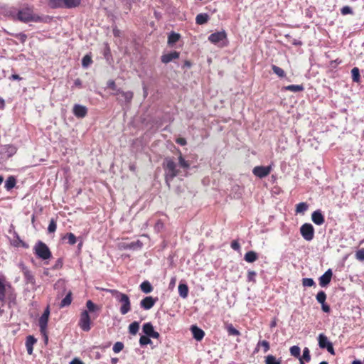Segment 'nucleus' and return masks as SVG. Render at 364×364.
<instances>
[{
  "label": "nucleus",
  "mask_w": 364,
  "mask_h": 364,
  "mask_svg": "<svg viewBox=\"0 0 364 364\" xmlns=\"http://www.w3.org/2000/svg\"><path fill=\"white\" fill-rule=\"evenodd\" d=\"M179 58V53L177 51H173L168 53L162 55L161 62L164 63H168L174 59Z\"/></svg>",
  "instance_id": "22"
},
{
  "label": "nucleus",
  "mask_w": 364,
  "mask_h": 364,
  "mask_svg": "<svg viewBox=\"0 0 364 364\" xmlns=\"http://www.w3.org/2000/svg\"><path fill=\"white\" fill-rule=\"evenodd\" d=\"M304 90V87L302 85H290L284 86L282 88L284 91H291L293 92H301Z\"/></svg>",
  "instance_id": "23"
},
{
  "label": "nucleus",
  "mask_w": 364,
  "mask_h": 364,
  "mask_svg": "<svg viewBox=\"0 0 364 364\" xmlns=\"http://www.w3.org/2000/svg\"><path fill=\"white\" fill-rule=\"evenodd\" d=\"M225 329L229 336H240V332L236 329L232 323H228L225 325Z\"/></svg>",
  "instance_id": "35"
},
{
  "label": "nucleus",
  "mask_w": 364,
  "mask_h": 364,
  "mask_svg": "<svg viewBox=\"0 0 364 364\" xmlns=\"http://www.w3.org/2000/svg\"><path fill=\"white\" fill-rule=\"evenodd\" d=\"M272 70L274 74H276L279 77L284 78L286 77V73L285 71L279 68V66H277L275 65H272Z\"/></svg>",
  "instance_id": "36"
},
{
  "label": "nucleus",
  "mask_w": 364,
  "mask_h": 364,
  "mask_svg": "<svg viewBox=\"0 0 364 364\" xmlns=\"http://www.w3.org/2000/svg\"><path fill=\"white\" fill-rule=\"evenodd\" d=\"M17 151L16 146L13 144H4L0 145V154L6 158L13 156Z\"/></svg>",
  "instance_id": "13"
},
{
  "label": "nucleus",
  "mask_w": 364,
  "mask_h": 364,
  "mask_svg": "<svg viewBox=\"0 0 364 364\" xmlns=\"http://www.w3.org/2000/svg\"><path fill=\"white\" fill-rule=\"evenodd\" d=\"M16 184V179L14 176H10L5 181L4 187L7 191H10L15 187Z\"/></svg>",
  "instance_id": "29"
},
{
  "label": "nucleus",
  "mask_w": 364,
  "mask_h": 364,
  "mask_svg": "<svg viewBox=\"0 0 364 364\" xmlns=\"http://www.w3.org/2000/svg\"><path fill=\"white\" fill-rule=\"evenodd\" d=\"M107 86L108 88L112 90L114 92H117V90H121V89L117 87L116 83L113 80H109L107 82Z\"/></svg>",
  "instance_id": "53"
},
{
  "label": "nucleus",
  "mask_w": 364,
  "mask_h": 364,
  "mask_svg": "<svg viewBox=\"0 0 364 364\" xmlns=\"http://www.w3.org/2000/svg\"><path fill=\"white\" fill-rule=\"evenodd\" d=\"M48 4L51 9H61L64 8L63 0H47Z\"/></svg>",
  "instance_id": "30"
},
{
  "label": "nucleus",
  "mask_w": 364,
  "mask_h": 364,
  "mask_svg": "<svg viewBox=\"0 0 364 364\" xmlns=\"http://www.w3.org/2000/svg\"><path fill=\"white\" fill-rule=\"evenodd\" d=\"M209 20V16L206 13H201L196 16V23L198 25H203L207 23Z\"/></svg>",
  "instance_id": "27"
},
{
  "label": "nucleus",
  "mask_w": 364,
  "mask_h": 364,
  "mask_svg": "<svg viewBox=\"0 0 364 364\" xmlns=\"http://www.w3.org/2000/svg\"><path fill=\"white\" fill-rule=\"evenodd\" d=\"M318 346L322 349H326L327 351L331 354L335 355V350L333 346V343L329 341L328 337L323 334L320 333L318 336Z\"/></svg>",
  "instance_id": "11"
},
{
  "label": "nucleus",
  "mask_w": 364,
  "mask_h": 364,
  "mask_svg": "<svg viewBox=\"0 0 364 364\" xmlns=\"http://www.w3.org/2000/svg\"><path fill=\"white\" fill-rule=\"evenodd\" d=\"M73 113L77 118H83L87 114V109L85 106L75 104L73 106Z\"/></svg>",
  "instance_id": "17"
},
{
  "label": "nucleus",
  "mask_w": 364,
  "mask_h": 364,
  "mask_svg": "<svg viewBox=\"0 0 364 364\" xmlns=\"http://www.w3.org/2000/svg\"><path fill=\"white\" fill-rule=\"evenodd\" d=\"M124 348V343L122 342H116L112 348L113 351L115 353H119L121 350H122Z\"/></svg>",
  "instance_id": "49"
},
{
  "label": "nucleus",
  "mask_w": 364,
  "mask_h": 364,
  "mask_svg": "<svg viewBox=\"0 0 364 364\" xmlns=\"http://www.w3.org/2000/svg\"><path fill=\"white\" fill-rule=\"evenodd\" d=\"M258 259V255L255 251H249L245 253L244 259L249 263H252Z\"/></svg>",
  "instance_id": "24"
},
{
  "label": "nucleus",
  "mask_w": 364,
  "mask_h": 364,
  "mask_svg": "<svg viewBox=\"0 0 364 364\" xmlns=\"http://www.w3.org/2000/svg\"><path fill=\"white\" fill-rule=\"evenodd\" d=\"M208 41L219 47L228 46V37L225 31L213 33L208 36Z\"/></svg>",
  "instance_id": "7"
},
{
  "label": "nucleus",
  "mask_w": 364,
  "mask_h": 364,
  "mask_svg": "<svg viewBox=\"0 0 364 364\" xmlns=\"http://www.w3.org/2000/svg\"><path fill=\"white\" fill-rule=\"evenodd\" d=\"M70 364H85L80 358H75L70 362Z\"/></svg>",
  "instance_id": "62"
},
{
  "label": "nucleus",
  "mask_w": 364,
  "mask_h": 364,
  "mask_svg": "<svg viewBox=\"0 0 364 364\" xmlns=\"http://www.w3.org/2000/svg\"><path fill=\"white\" fill-rule=\"evenodd\" d=\"M25 284L28 286V291H36L39 286L36 284V278L27 267H23L22 268Z\"/></svg>",
  "instance_id": "8"
},
{
  "label": "nucleus",
  "mask_w": 364,
  "mask_h": 364,
  "mask_svg": "<svg viewBox=\"0 0 364 364\" xmlns=\"http://www.w3.org/2000/svg\"><path fill=\"white\" fill-rule=\"evenodd\" d=\"M180 38V35L178 33L172 32L168 35V44L169 46H173L176 43Z\"/></svg>",
  "instance_id": "38"
},
{
  "label": "nucleus",
  "mask_w": 364,
  "mask_h": 364,
  "mask_svg": "<svg viewBox=\"0 0 364 364\" xmlns=\"http://www.w3.org/2000/svg\"><path fill=\"white\" fill-rule=\"evenodd\" d=\"M87 309L83 310L78 321V326L85 332H88L91 329V316L90 313L98 312L100 308L93 303L91 300L86 302Z\"/></svg>",
  "instance_id": "1"
},
{
  "label": "nucleus",
  "mask_w": 364,
  "mask_h": 364,
  "mask_svg": "<svg viewBox=\"0 0 364 364\" xmlns=\"http://www.w3.org/2000/svg\"><path fill=\"white\" fill-rule=\"evenodd\" d=\"M158 301V298H153L151 296H146L140 301V307L144 310L151 309L156 302Z\"/></svg>",
  "instance_id": "15"
},
{
  "label": "nucleus",
  "mask_w": 364,
  "mask_h": 364,
  "mask_svg": "<svg viewBox=\"0 0 364 364\" xmlns=\"http://www.w3.org/2000/svg\"><path fill=\"white\" fill-rule=\"evenodd\" d=\"M265 364H281V360H277L275 356L268 355L265 357Z\"/></svg>",
  "instance_id": "40"
},
{
  "label": "nucleus",
  "mask_w": 364,
  "mask_h": 364,
  "mask_svg": "<svg viewBox=\"0 0 364 364\" xmlns=\"http://www.w3.org/2000/svg\"><path fill=\"white\" fill-rule=\"evenodd\" d=\"M37 343V339L31 335L26 338V347L28 355H32L33 352V346Z\"/></svg>",
  "instance_id": "20"
},
{
  "label": "nucleus",
  "mask_w": 364,
  "mask_h": 364,
  "mask_svg": "<svg viewBox=\"0 0 364 364\" xmlns=\"http://www.w3.org/2000/svg\"><path fill=\"white\" fill-rule=\"evenodd\" d=\"M39 328H40V332L43 337L44 343L46 345H47L48 342V336L47 328L39 327Z\"/></svg>",
  "instance_id": "54"
},
{
  "label": "nucleus",
  "mask_w": 364,
  "mask_h": 364,
  "mask_svg": "<svg viewBox=\"0 0 364 364\" xmlns=\"http://www.w3.org/2000/svg\"><path fill=\"white\" fill-rule=\"evenodd\" d=\"M11 36L18 38L21 43H24L27 39V36L24 33H12Z\"/></svg>",
  "instance_id": "47"
},
{
  "label": "nucleus",
  "mask_w": 364,
  "mask_h": 364,
  "mask_svg": "<svg viewBox=\"0 0 364 364\" xmlns=\"http://www.w3.org/2000/svg\"><path fill=\"white\" fill-rule=\"evenodd\" d=\"M162 166L164 170L165 182L170 188L171 181L179 174V170L177 168L176 163L171 157L164 159Z\"/></svg>",
  "instance_id": "2"
},
{
  "label": "nucleus",
  "mask_w": 364,
  "mask_h": 364,
  "mask_svg": "<svg viewBox=\"0 0 364 364\" xmlns=\"http://www.w3.org/2000/svg\"><path fill=\"white\" fill-rule=\"evenodd\" d=\"M164 229V223L161 220H158L154 225V230L160 232Z\"/></svg>",
  "instance_id": "48"
},
{
  "label": "nucleus",
  "mask_w": 364,
  "mask_h": 364,
  "mask_svg": "<svg viewBox=\"0 0 364 364\" xmlns=\"http://www.w3.org/2000/svg\"><path fill=\"white\" fill-rule=\"evenodd\" d=\"M63 240H67L68 243L73 245H75L77 242V238L75 235L72 232L67 233L63 237Z\"/></svg>",
  "instance_id": "39"
},
{
  "label": "nucleus",
  "mask_w": 364,
  "mask_h": 364,
  "mask_svg": "<svg viewBox=\"0 0 364 364\" xmlns=\"http://www.w3.org/2000/svg\"><path fill=\"white\" fill-rule=\"evenodd\" d=\"M142 331L146 336L153 338H159L160 337V334L154 330L151 322H147L143 325Z\"/></svg>",
  "instance_id": "14"
},
{
  "label": "nucleus",
  "mask_w": 364,
  "mask_h": 364,
  "mask_svg": "<svg viewBox=\"0 0 364 364\" xmlns=\"http://www.w3.org/2000/svg\"><path fill=\"white\" fill-rule=\"evenodd\" d=\"M309 205L305 202H301L296 205V213H301L304 214V213L308 210Z\"/></svg>",
  "instance_id": "34"
},
{
  "label": "nucleus",
  "mask_w": 364,
  "mask_h": 364,
  "mask_svg": "<svg viewBox=\"0 0 364 364\" xmlns=\"http://www.w3.org/2000/svg\"><path fill=\"white\" fill-rule=\"evenodd\" d=\"M178 294L183 299L187 298L188 295V287L186 284L180 283L178 287Z\"/></svg>",
  "instance_id": "28"
},
{
  "label": "nucleus",
  "mask_w": 364,
  "mask_h": 364,
  "mask_svg": "<svg viewBox=\"0 0 364 364\" xmlns=\"http://www.w3.org/2000/svg\"><path fill=\"white\" fill-rule=\"evenodd\" d=\"M321 304V309H322L323 311H324L325 313L330 312L331 308H330L329 305H328L326 302Z\"/></svg>",
  "instance_id": "60"
},
{
  "label": "nucleus",
  "mask_w": 364,
  "mask_h": 364,
  "mask_svg": "<svg viewBox=\"0 0 364 364\" xmlns=\"http://www.w3.org/2000/svg\"><path fill=\"white\" fill-rule=\"evenodd\" d=\"M107 291L112 294L116 301L121 305L119 312L125 315L131 311V301L129 296L117 289H107Z\"/></svg>",
  "instance_id": "3"
},
{
  "label": "nucleus",
  "mask_w": 364,
  "mask_h": 364,
  "mask_svg": "<svg viewBox=\"0 0 364 364\" xmlns=\"http://www.w3.org/2000/svg\"><path fill=\"white\" fill-rule=\"evenodd\" d=\"M9 79L11 80H22V77H20L18 74H13L11 75L10 77H9Z\"/></svg>",
  "instance_id": "63"
},
{
  "label": "nucleus",
  "mask_w": 364,
  "mask_h": 364,
  "mask_svg": "<svg viewBox=\"0 0 364 364\" xmlns=\"http://www.w3.org/2000/svg\"><path fill=\"white\" fill-rule=\"evenodd\" d=\"M72 301H73L72 292L70 291H69L68 292V294H66V296H65V298H63L62 299V301H60V305H59L60 308H64V307L70 306L72 303Z\"/></svg>",
  "instance_id": "25"
},
{
  "label": "nucleus",
  "mask_w": 364,
  "mask_h": 364,
  "mask_svg": "<svg viewBox=\"0 0 364 364\" xmlns=\"http://www.w3.org/2000/svg\"><path fill=\"white\" fill-rule=\"evenodd\" d=\"M351 76L353 82L356 83L360 82V75L358 68L355 67L351 70Z\"/></svg>",
  "instance_id": "32"
},
{
  "label": "nucleus",
  "mask_w": 364,
  "mask_h": 364,
  "mask_svg": "<svg viewBox=\"0 0 364 364\" xmlns=\"http://www.w3.org/2000/svg\"><path fill=\"white\" fill-rule=\"evenodd\" d=\"M256 277V272L255 271L249 270L247 272V281L255 282Z\"/></svg>",
  "instance_id": "57"
},
{
  "label": "nucleus",
  "mask_w": 364,
  "mask_h": 364,
  "mask_svg": "<svg viewBox=\"0 0 364 364\" xmlns=\"http://www.w3.org/2000/svg\"><path fill=\"white\" fill-rule=\"evenodd\" d=\"M57 228V224L54 219H51L48 227V232L49 233H53L55 232Z\"/></svg>",
  "instance_id": "50"
},
{
  "label": "nucleus",
  "mask_w": 364,
  "mask_h": 364,
  "mask_svg": "<svg viewBox=\"0 0 364 364\" xmlns=\"http://www.w3.org/2000/svg\"><path fill=\"white\" fill-rule=\"evenodd\" d=\"M316 299L319 304L326 302V294L323 291H320L316 294Z\"/></svg>",
  "instance_id": "44"
},
{
  "label": "nucleus",
  "mask_w": 364,
  "mask_h": 364,
  "mask_svg": "<svg viewBox=\"0 0 364 364\" xmlns=\"http://www.w3.org/2000/svg\"><path fill=\"white\" fill-rule=\"evenodd\" d=\"M139 329V323L138 321H134L129 326V333L131 335H136Z\"/></svg>",
  "instance_id": "37"
},
{
  "label": "nucleus",
  "mask_w": 364,
  "mask_h": 364,
  "mask_svg": "<svg viewBox=\"0 0 364 364\" xmlns=\"http://www.w3.org/2000/svg\"><path fill=\"white\" fill-rule=\"evenodd\" d=\"M178 164L179 166L182 168H183L186 171H187L188 169L190 168V164L188 161H186L184 157L182 156V154L180 153L178 158Z\"/></svg>",
  "instance_id": "33"
},
{
  "label": "nucleus",
  "mask_w": 364,
  "mask_h": 364,
  "mask_svg": "<svg viewBox=\"0 0 364 364\" xmlns=\"http://www.w3.org/2000/svg\"><path fill=\"white\" fill-rule=\"evenodd\" d=\"M63 267V259H58L55 265L53 266V269H60Z\"/></svg>",
  "instance_id": "59"
},
{
  "label": "nucleus",
  "mask_w": 364,
  "mask_h": 364,
  "mask_svg": "<svg viewBox=\"0 0 364 364\" xmlns=\"http://www.w3.org/2000/svg\"><path fill=\"white\" fill-rule=\"evenodd\" d=\"M92 63V60L90 55H85L82 59V65L83 68L89 67Z\"/></svg>",
  "instance_id": "41"
},
{
  "label": "nucleus",
  "mask_w": 364,
  "mask_h": 364,
  "mask_svg": "<svg viewBox=\"0 0 364 364\" xmlns=\"http://www.w3.org/2000/svg\"><path fill=\"white\" fill-rule=\"evenodd\" d=\"M8 293V299L10 301L16 300V294L14 289L9 282H6L5 277H0V301H4L6 299V294Z\"/></svg>",
  "instance_id": "5"
},
{
  "label": "nucleus",
  "mask_w": 364,
  "mask_h": 364,
  "mask_svg": "<svg viewBox=\"0 0 364 364\" xmlns=\"http://www.w3.org/2000/svg\"><path fill=\"white\" fill-rule=\"evenodd\" d=\"M341 14L343 16H346L348 14H353V9L349 6H344L341 9Z\"/></svg>",
  "instance_id": "51"
},
{
  "label": "nucleus",
  "mask_w": 364,
  "mask_h": 364,
  "mask_svg": "<svg viewBox=\"0 0 364 364\" xmlns=\"http://www.w3.org/2000/svg\"><path fill=\"white\" fill-rule=\"evenodd\" d=\"M176 143L181 145L185 146L187 144L186 139L184 138H178L176 140Z\"/></svg>",
  "instance_id": "61"
},
{
  "label": "nucleus",
  "mask_w": 364,
  "mask_h": 364,
  "mask_svg": "<svg viewBox=\"0 0 364 364\" xmlns=\"http://www.w3.org/2000/svg\"><path fill=\"white\" fill-rule=\"evenodd\" d=\"M151 337L147 336L146 335L141 336L139 338V344L141 346H144L148 344H151L152 343L151 340L150 339Z\"/></svg>",
  "instance_id": "43"
},
{
  "label": "nucleus",
  "mask_w": 364,
  "mask_h": 364,
  "mask_svg": "<svg viewBox=\"0 0 364 364\" xmlns=\"http://www.w3.org/2000/svg\"><path fill=\"white\" fill-rule=\"evenodd\" d=\"M258 346L262 347L264 353H267L270 348V344L266 340H259L258 341Z\"/></svg>",
  "instance_id": "45"
},
{
  "label": "nucleus",
  "mask_w": 364,
  "mask_h": 364,
  "mask_svg": "<svg viewBox=\"0 0 364 364\" xmlns=\"http://www.w3.org/2000/svg\"><path fill=\"white\" fill-rule=\"evenodd\" d=\"M33 252L38 258L44 261L50 259L52 257V253L47 245L40 240L34 245Z\"/></svg>",
  "instance_id": "6"
},
{
  "label": "nucleus",
  "mask_w": 364,
  "mask_h": 364,
  "mask_svg": "<svg viewBox=\"0 0 364 364\" xmlns=\"http://www.w3.org/2000/svg\"><path fill=\"white\" fill-rule=\"evenodd\" d=\"M302 285L304 287H312L315 285V282L312 278H304L302 279Z\"/></svg>",
  "instance_id": "52"
},
{
  "label": "nucleus",
  "mask_w": 364,
  "mask_h": 364,
  "mask_svg": "<svg viewBox=\"0 0 364 364\" xmlns=\"http://www.w3.org/2000/svg\"><path fill=\"white\" fill-rule=\"evenodd\" d=\"M63 4L64 8L73 9L80 5L81 0H63Z\"/></svg>",
  "instance_id": "26"
},
{
  "label": "nucleus",
  "mask_w": 364,
  "mask_h": 364,
  "mask_svg": "<svg viewBox=\"0 0 364 364\" xmlns=\"http://www.w3.org/2000/svg\"><path fill=\"white\" fill-rule=\"evenodd\" d=\"M311 220L317 225H321L324 223L325 218L321 210H316L312 213Z\"/></svg>",
  "instance_id": "18"
},
{
  "label": "nucleus",
  "mask_w": 364,
  "mask_h": 364,
  "mask_svg": "<svg viewBox=\"0 0 364 364\" xmlns=\"http://www.w3.org/2000/svg\"><path fill=\"white\" fill-rule=\"evenodd\" d=\"M17 18L23 23L45 21V17L34 14L31 7L20 9L17 13Z\"/></svg>",
  "instance_id": "4"
},
{
  "label": "nucleus",
  "mask_w": 364,
  "mask_h": 364,
  "mask_svg": "<svg viewBox=\"0 0 364 364\" xmlns=\"http://www.w3.org/2000/svg\"><path fill=\"white\" fill-rule=\"evenodd\" d=\"M191 331L193 334V337L197 341H200L205 336V332L201 328L196 326H192Z\"/></svg>",
  "instance_id": "21"
},
{
  "label": "nucleus",
  "mask_w": 364,
  "mask_h": 364,
  "mask_svg": "<svg viewBox=\"0 0 364 364\" xmlns=\"http://www.w3.org/2000/svg\"><path fill=\"white\" fill-rule=\"evenodd\" d=\"M140 289L145 294H149L153 291V287L149 282L144 281L140 284Z\"/></svg>",
  "instance_id": "31"
},
{
  "label": "nucleus",
  "mask_w": 364,
  "mask_h": 364,
  "mask_svg": "<svg viewBox=\"0 0 364 364\" xmlns=\"http://www.w3.org/2000/svg\"><path fill=\"white\" fill-rule=\"evenodd\" d=\"M230 247L236 251H239L240 250V245L237 240H233L231 244Z\"/></svg>",
  "instance_id": "58"
},
{
  "label": "nucleus",
  "mask_w": 364,
  "mask_h": 364,
  "mask_svg": "<svg viewBox=\"0 0 364 364\" xmlns=\"http://www.w3.org/2000/svg\"><path fill=\"white\" fill-rule=\"evenodd\" d=\"M272 171V165H269L267 166H257L254 167V168L252 169V173L255 176H257L259 178H263L267 176L271 173Z\"/></svg>",
  "instance_id": "12"
},
{
  "label": "nucleus",
  "mask_w": 364,
  "mask_h": 364,
  "mask_svg": "<svg viewBox=\"0 0 364 364\" xmlns=\"http://www.w3.org/2000/svg\"><path fill=\"white\" fill-rule=\"evenodd\" d=\"M112 95L117 96V100L121 105H129L134 97L132 91L124 92L123 90H117V92H112Z\"/></svg>",
  "instance_id": "9"
},
{
  "label": "nucleus",
  "mask_w": 364,
  "mask_h": 364,
  "mask_svg": "<svg viewBox=\"0 0 364 364\" xmlns=\"http://www.w3.org/2000/svg\"><path fill=\"white\" fill-rule=\"evenodd\" d=\"M103 55H104L105 58L107 60L109 59V57H111V50H110L109 44L107 43H105Z\"/></svg>",
  "instance_id": "55"
},
{
  "label": "nucleus",
  "mask_w": 364,
  "mask_h": 364,
  "mask_svg": "<svg viewBox=\"0 0 364 364\" xmlns=\"http://www.w3.org/2000/svg\"><path fill=\"white\" fill-rule=\"evenodd\" d=\"M74 87H82V81L79 78H77L76 80H75L74 81Z\"/></svg>",
  "instance_id": "64"
},
{
  "label": "nucleus",
  "mask_w": 364,
  "mask_h": 364,
  "mask_svg": "<svg viewBox=\"0 0 364 364\" xmlns=\"http://www.w3.org/2000/svg\"><path fill=\"white\" fill-rule=\"evenodd\" d=\"M355 258L359 261H364V248H361L356 252Z\"/></svg>",
  "instance_id": "56"
},
{
  "label": "nucleus",
  "mask_w": 364,
  "mask_h": 364,
  "mask_svg": "<svg viewBox=\"0 0 364 364\" xmlns=\"http://www.w3.org/2000/svg\"><path fill=\"white\" fill-rule=\"evenodd\" d=\"M333 276V272L331 269H328L327 271L325 272L323 274H322L319 278V285L321 287H327L329 283L331 282V278Z\"/></svg>",
  "instance_id": "16"
},
{
  "label": "nucleus",
  "mask_w": 364,
  "mask_h": 364,
  "mask_svg": "<svg viewBox=\"0 0 364 364\" xmlns=\"http://www.w3.org/2000/svg\"><path fill=\"white\" fill-rule=\"evenodd\" d=\"M50 316V309L47 306L38 320V326L42 328H47Z\"/></svg>",
  "instance_id": "19"
},
{
  "label": "nucleus",
  "mask_w": 364,
  "mask_h": 364,
  "mask_svg": "<svg viewBox=\"0 0 364 364\" xmlns=\"http://www.w3.org/2000/svg\"><path fill=\"white\" fill-rule=\"evenodd\" d=\"M290 353L292 356L296 358L300 357L301 349L298 346H293L289 349Z\"/></svg>",
  "instance_id": "42"
},
{
  "label": "nucleus",
  "mask_w": 364,
  "mask_h": 364,
  "mask_svg": "<svg viewBox=\"0 0 364 364\" xmlns=\"http://www.w3.org/2000/svg\"><path fill=\"white\" fill-rule=\"evenodd\" d=\"M304 359L306 363L309 362L311 360L310 350L307 347H305L303 350L302 358L299 357V359Z\"/></svg>",
  "instance_id": "46"
},
{
  "label": "nucleus",
  "mask_w": 364,
  "mask_h": 364,
  "mask_svg": "<svg viewBox=\"0 0 364 364\" xmlns=\"http://www.w3.org/2000/svg\"><path fill=\"white\" fill-rule=\"evenodd\" d=\"M300 234L302 237L308 241H311L314 237V228L311 223H304L300 227Z\"/></svg>",
  "instance_id": "10"
}]
</instances>
